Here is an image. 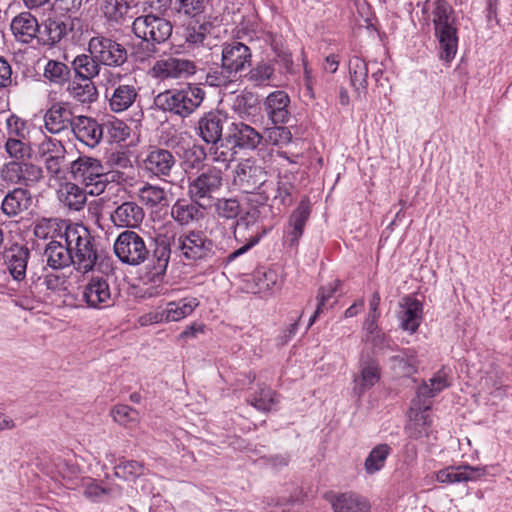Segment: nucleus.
Returning a JSON list of instances; mask_svg holds the SVG:
<instances>
[{
	"instance_id": "obj_45",
	"label": "nucleus",
	"mask_w": 512,
	"mask_h": 512,
	"mask_svg": "<svg viewBox=\"0 0 512 512\" xmlns=\"http://www.w3.org/2000/svg\"><path fill=\"white\" fill-rule=\"evenodd\" d=\"M4 149L12 161H22L31 155L30 145L25 138H7Z\"/></svg>"
},
{
	"instance_id": "obj_3",
	"label": "nucleus",
	"mask_w": 512,
	"mask_h": 512,
	"mask_svg": "<svg viewBox=\"0 0 512 512\" xmlns=\"http://www.w3.org/2000/svg\"><path fill=\"white\" fill-rule=\"evenodd\" d=\"M64 242L73 256L74 268L83 274L92 271L98 261L99 253L90 231L79 223H72L64 234Z\"/></svg>"
},
{
	"instance_id": "obj_37",
	"label": "nucleus",
	"mask_w": 512,
	"mask_h": 512,
	"mask_svg": "<svg viewBox=\"0 0 512 512\" xmlns=\"http://www.w3.org/2000/svg\"><path fill=\"white\" fill-rule=\"evenodd\" d=\"M69 31L70 28L64 21L49 18L44 23L43 31L39 32V39L44 44L54 45L60 42Z\"/></svg>"
},
{
	"instance_id": "obj_55",
	"label": "nucleus",
	"mask_w": 512,
	"mask_h": 512,
	"mask_svg": "<svg viewBox=\"0 0 512 512\" xmlns=\"http://www.w3.org/2000/svg\"><path fill=\"white\" fill-rule=\"evenodd\" d=\"M294 185L290 182L288 176H280L277 182L276 195L274 201H278L283 206H289L292 199Z\"/></svg>"
},
{
	"instance_id": "obj_20",
	"label": "nucleus",
	"mask_w": 512,
	"mask_h": 512,
	"mask_svg": "<svg viewBox=\"0 0 512 512\" xmlns=\"http://www.w3.org/2000/svg\"><path fill=\"white\" fill-rule=\"evenodd\" d=\"M72 131L75 137L89 147H95L103 137L101 125L87 116H78L72 123Z\"/></svg>"
},
{
	"instance_id": "obj_9",
	"label": "nucleus",
	"mask_w": 512,
	"mask_h": 512,
	"mask_svg": "<svg viewBox=\"0 0 512 512\" xmlns=\"http://www.w3.org/2000/svg\"><path fill=\"white\" fill-rule=\"evenodd\" d=\"M134 34L149 43H163L172 33V25L170 21L149 14L137 17L132 23Z\"/></svg>"
},
{
	"instance_id": "obj_6",
	"label": "nucleus",
	"mask_w": 512,
	"mask_h": 512,
	"mask_svg": "<svg viewBox=\"0 0 512 512\" xmlns=\"http://www.w3.org/2000/svg\"><path fill=\"white\" fill-rule=\"evenodd\" d=\"M223 185V169L216 166H207L189 184L190 198L200 207H207L213 195Z\"/></svg>"
},
{
	"instance_id": "obj_19",
	"label": "nucleus",
	"mask_w": 512,
	"mask_h": 512,
	"mask_svg": "<svg viewBox=\"0 0 512 512\" xmlns=\"http://www.w3.org/2000/svg\"><path fill=\"white\" fill-rule=\"evenodd\" d=\"M74 119L70 104L67 102L53 104L44 116L45 127L53 134L60 133L68 127L72 128Z\"/></svg>"
},
{
	"instance_id": "obj_54",
	"label": "nucleus",
	"mask_w": 512,
	"mask_h": 512,
	"mask_svg": "<svg viewBox=\"0 0 512 512\" xmlns=\"http://www.w3.org/2000/svg\"><path fill=\"white\" fill-rule=\"evenodd\" d=\"M292 134L287 127L274 126L265 131L263 140L271 145H283L291 141Z\"/></svg>"
},
{
	"instance_id": "obj_39",
	"label": "nucleus",
	"mask_w": 512,
	"mask_h": 512,
	"mask_svg": "<svg viewBox=\"0 0 512 512\" xmlns=\"http://www.w3.org/2000/svg\"><path fill=\"white\" fill-rule=\"evenodd\" d=\"M139 200L148 207L164 206L168 202L167 193L164 188L145 183L138 189Z\"/></svg>"
},
{
	"instance_id": "obj_21",
	"label": "nucleus",
	"mask_w": 512,
	"mask_h": 512,
	"mask_svg": "<svg viewBox=\"0 0 512 512\" xmlns=\"http://www.w3.org/2000/svg\"><path fill=\"white\" fill-rule=\"evenodd\" d=\"M290 98L285 91L277 90L270 93L264 102V109L269 119L274 124H282L288 121V106Z\"/></svg>"
},
{
	"instance_id": "obj_31",
	"label": "nucleus",
	"mask_w": 512,
	"mask_h": 512,
	"mask_svg": "<svg viewBox=\"0 0 512 512\" xmlns=\"http://www.w3.org/2000/svg\"><path fill=\"white\" fill-rule=\"evenodd\" d=\"M450 386L449 376L445 369L439 370L429 381L423 382L417 389L415 400L429 402L439 392Z\"/></svg>"
},
{
	"instance_id": "obj_27",
	"label": "nucleus",
	"mask_w": 512,
	"mask_h": 512,
	"mask_svg": "<svg viewBox=\"0 0 512 512\" xmlns=\"http://www.w3.org/2000/svg\"><path fill=\"white\" fill-rule=\"evenodd\" d=\"M224 119L218 114L208 113L198 121V135L211 145H216L222 138Z\"/></svg>"
},
{
	"instance_id": "obj_28",
	"label": "nucleus",
	"mask_w": 512,
	"mask_h": 512,
	"mask_svg": "<svg viewBox=\"0 0 512 512\" xmlns=\"http://www.w3.org/2000/svg\"><path fill=\"white\" fill-rule=\"evenodd\" d=\"M263 140V136L253 127L238 123L233 124V129L228 137L234 147L240 149L254 150Z\"/></svg>"
},
{
	"instance_id": "obj_22",
	"label": "nucleus",
	"mask_w": 512,
	"mask_h": 512,
	"mask_svg": "<svg viewBox=\"0 0 512 512\" xmlns=\"http://www.w3.org/2000/svg\"><path fill=\"white\" fill-rule=\"evenodd\" d=\"M334 512H370L369 501L356 493L348 492L328 496Z\"/></svg>"
},
{
	"instance_id": "obj_13",
	"label": "nucleus",
	"mask_w": 512,
	"mask_h": 512,
	"mask_svg": "<svg viewBox=\"0 0 512 512\" xmlns=\"http://www.w3.org/2000/svg\"><path fill=\"white\" fill-rule=\"evenodd\" d=\"M82 300L93 309L112 306L114 299L108 280L103 276L92 277L83 287Z\"/></svg>"
},
{
	"instance_id": "obj_53",
	"label": "nucleus",
	"mask_w": 512,
	"mask_h": 512,
	"mask_svg": "<svg viewBox=\"0 0 512 512\" xmlns=\"http://www.w3.org/2000/svg\"><path fill=\"white\" fill-rule=\"evenodd\" d=\"M275 393L268 387H260L258 392L253 395L249 402L259 411L267 412L271 410L272 405L275 403Z\"/></svg>"
},
{
	"instance_id": "obj_46",
	"label": "nucleus",
	"mask_w": 512,
	"mask_h": 512,
	"mask_svg": "<svg viewBox=\"0 0 512 512\" xmlns=\"http://www.w3.org/2000/svg\"><path fill=\"white\" fill-rule=\"evenodd\" d=\"M209 0H175L173 9L176 13L186 17H196L202 14Z\"/></svg>"
},
{
	"instance_id": "obj_51",
	"label": "nucleus",
	"mask_w": 512,
	"mask_h": 512,
	"mask_svg": "<svg viewBox=\"0 0 512 512\" xmlns=\"http://www.w3.org/2000/svg\"><path fill=\"white\" fill-rule=\"evenodd\" d=\"M255 281L258 286L257 292H264L278 289L281 286L282 278L275 270L269 269L267 271L257 272Z\"/></svg>"
},
{
	"instance_id": "obj_59",
	"label": "nucleus",
	"mask_w": 512,
	"mask_h": 512,
	"mask_svg": "<svg viewBox=\"0 0 512 512\" xmlns=\"http://www.w3.org/2000/svg\"><path fill=\"white\" fill-rule=\"evenodd\" d=\"M44 76L49 81L62 84L70 78L68 66H44Z\"/></svg>"
},
{
	"instance_id": "obj_14",
	"label": "nucleus",
	"mask_w": 512,
	"mask_h": 512,
	"mask_svg": "<svg viewBox=\"0 0 512 512\" xmlns=\"http://www.w3.org/2000/svg\"><path fill=\"white\" fill-rule=\"evenodd\" d=\"M431 403L412 400L409 410V420L405 427L407 435L412 439L427 437L430 433L432 419L429 414Z\"/></svg>"
},
{
	"instance_id": "obj_43",
	"label": "nucleus",
	"mask_w": 512,
	"mask_h": 512,
	"mask_svg": "<svg viewBox=\"0 0 512 512\" xmlns=\"http://www.w3.org/2000/svg\"><path fill=\"white\" fill-rule=\"evenodd\" d=\"M199 208L185 200H178L171 209V215L181 225H187L196 219Z\"/></svg>"
},
{
	"instance_id": "obj_24",
	"label": "nucleus",
	"mask_w": 512,
	"mask_h": 512,
	"mask_svg": "<svg viewBox=\"0 0 512 512\" xmlns=\"http://www.w3.org/2000/svg\"><path fill=\"white\" fill-rule=\"evenodd\" d=\"M10 28L15 38L22 43H29L40 32L38 21L30 12H22L15 16Z\"/></svg>"
},
{
	"instance_id": "obj_62",
	"label": "nucleus",
	"mask_w": 512,
	"mask_h": 512,
	"mask_svg": "<svg viewBox=\"0 0 512 512\" xmlns=\"http://www.w3.org/2000/svg\"><path fill=\"white\" fill-rule=\"evenodd\" d=\"M82 6V0H53V7L61 13L75 12Z\"/></svg>"
},
{
	"instance_id": "obj_64",
	"label": "nucleus",
	"mask_w": 512,
	"mask_h": 512,
	"mask_svg": "<svg viewBox=\"0 0 512 512\" xmlns=\"http://www.w3.org/2000/svg\"><path fill=\"white\" fill-rule=\"evenodd\" d=\"M139 322L142 326L166 323L164 310L146 313L140 317Z\"/></svg>"
},
{
	"instance_id": "obj_47",
	"label": "nucleus",
	"mask_w": 512,
	"mask_h": 512,
	"mask_svg": "<svg viewBox=\"0 0 512 512\" xmlns=\"http://www.w3.org/2000/svg\"><path fill=\"white\" fill-rule=\"evenodd\" d=\"M111 415L115 422L125 427L137 424L140 419L139 412L128 405L114 406Z\"/></svg>"
},
{
	"instance_id": "obj_17",
	"label": "nucleus",
	"mask_w": 512,
	"mask_h": 512,
	"mask_svg": "<svg viewBox=\"0 0 512 512\" xmlns=\"http://www.w3.org/2000/svg\"><path fill=\"white\" fill-rule=\"evenodd\" d=\"M134 0H99V11L109 27L117 29L128 22L131 2Z\"/></svg>"
},
{
	"instance_id": "obj_57",
	"label": "nucleus",
	"mask_w": 512,
	"mask_h": 512,
	"mask_svg": "<svg viewBox=\"0 0 512 512\" xmlns=\"http://www.w3.org/2000/svg\"><path fill=\"white\" fill-rule=\"evenodd\" d=\"M65 158H66V156H59V157L48 158V159L43 160L46 172L49 174V176L51 178L56 179V180L64 178V176H65V170H64Z\"/></svg>"
},
{
	"instance_id": "obj_23",
	"label": "nucleus",
	"mask_w": 512,
	"mask_h": 512,
	"mask_svg": "<svg viewBox=\"0 0 512 512\" xmlns=\"http://www.w3.org/2000/svg\"><path fill=\"white\" fill-rule=\"evenodd\" d=\"M486 474L484 467H472L469 465L464 466H450L440 470L436 479L440 483H456L475 481Z\"/></svg>"
},
{
	"instance_id": "obj_5",
	"label": "nucleus",
	"mask_w": 512,
	"mask_h": 512,
	"mask_svg": "<svg viewBox=\"0 0 512 512\" xmlns=\"http://www.w3.org/2000/svg\"><path fill=\"white\" fill-rule=\"evenodd\" d=\"M88 53L77 55L71 64H84L83 61L88 58L93 64H124L127 61L126 49L119 43L103 36L90 39Z\"/></svg>"
},
{
	"instance_id": "obj_60",
	"label": "nucleus",
	"mask_w": 512,
	"mask_h": 512,
	"mask_svg": "<svg viewBox=\"0 0 512 512\" xmlns=\"http://www.w3.org/2000/svg\"><path fill=\"white\" fill-rule=\"evenodd\" d=\"M273 74L272 66H253L245 75L248 80L257 85L263 84L268 81Z\"/></svg>"
},
{
	"instance_id": "obj_41",
	"label": "nucleus",
	"mask_w": 512,
	"mask_h": 512,
	"mask_svg": "<svg viewBox=\"0 0 512 512\" xmlns=\"http://www.w3.org/2000/svg\"><path fill=\"white\" fill-rule=\"evenodd\" d=\"M245 66H214L207 74V82L211 86L226 85L235 80L237 73Z\"/></svg>"
},
{
	"instance_id": "obj_61",
	"label": "nucleus",
	"mask_w": 512,
	"mask_h": 512,
	"mask_svg": "<svg viewBox=\"0 0 512 512\" xmlns=\"http://www.w3.org/2000/svg\"><path fill=\"white\" fill-rule=\"evenodd\" d=\"M350 78L352 85L359 89L364 88L368 78V66H353L350 70Z\"/></svg>"
},
{
	"instance_id": "obj_15",
	"label": "nucleus",
	"mask_w": 512,
	"mask_h": 512,
	"mask_svg": "<svg viewBox=\"0 0 512 512\" xmlns=\"http://www.w3.org/2000/svg\"><path fill=\"white\" fill-rule=\"evenodd\" d=\"M32 204L33 196L27 188L13 187L4 195L1 202V211L9 218L17 217L27 212Z\"/></svg>"
},
{
	"instance_id": "obj_33",
	"label": "nucleus",
	"mask_w": 512,
	"mask_h": 512,
	"mask_svg": "<svg viewBox=\"0 0 512 512\" xmlns=\"http://www.w3.org/2000/svg\"><path fill=\"white\" fill-rule=\"evenodd\" d=\"M72 225L64 220L42 219L34 227V235L39 239L50 241L64 240L66 229Z\"/></svg>"
},
{
	"instance_id": "obj_16",
	"label": "nucleus",
	"mask_w": 512,
	"mask_h": 512,
	"mask_svg": "<svg viewBox=\"0 0 512 512\" xmlns=\"http://www.w3.org/2000/svg\"><path fill=\"white\" fill-rule=\"evenodd\" d=\"M7 269L15 281H22L26 277V270L30 258V250L20 244H13L3 252Z\"/></svg>"
},
{
	"instance_id": "obj_35",
	"label": "nucleus",
	"mask_w": 512,
	"mask_h": 512,
	"mask_svg": "<svg viewBox=\"0 0 512 512\" xmlns=\"http://www.w3.org/2000/svg\"><path fill=\"white\" fill-rule=\"evenodd\" d=\"M88 189H82L77 184L67 182L63 184L58 192L60 201L69 209L79 211L86 203Z\"/></svg>"
},
{
	"instance_id": "obj_52",
	"label": "nucleus",
	"mask_w": 512,
	"mask_h": 512,
	"mask_svg": "<svg viewBox=\"0 0 512 512\" xmlns=\"http://www.w3.org/2000/svg\"><path fill=\"white\" fill-rule=\"evenodd\" d=\"M234 148V146L229 147L228 144L221 142L220 144L212 145L209 153L211 159L216 163L222 164L224 170H226L235 158L236 152Z\"/></svg>"
},
{
	"instance_id": "obj_48",
	"label": "nucleus",
	"mask_w": 512,
	"mask_h": 512,
	"mask_svg": "<svg viewBox=\"0 0 512 512\" xmlns=\"http://www.w3.org/2000/svg\"><path fill=\"white\" fill-rule=\"evenodd\" d=\"M38 155L43 160L66 156V149L61 141L52 137H45L38 146Z\"/></svg>"
},
{
	"instance_id": "obj_7",
	"label": "nucleus",
	"mask_w": 512,
	"mask_h": 512,
	"mask_svg": "<svg viewBox=\"0 0 512 512\" xmlns=\"http://www.w3.org/2000/svg\"><path fill=\"white\" fill-rule=\"evenodd\" d=\"M114 253L124 264L138 266L144 263L150 250L144 239L133 230L121 232L114 242Z\"/></svg>"
},
{
	"instance_id": "obj_49",
	"label": "nucleus",
	"mask_w": 512,
	"mask_h": 512,
	"mask_svg": "<svg viewBox=\"0 0 512 512\" xmlns=\"http://www.w3.org/2000/svg\"><path fill=\"white\" fill-rule=\"evenodd\" d=\"M143 465L134 460L121 461L114 468V474L117 478L131 481L142 475Z\"/></svg>"
},
{
	"instance_id": "obj_18",
	"label": "nucleus",
	"mask_w": 512,
	"mask_h": 512,
	"mask_svg": "<svg viewBox=\"0 0 512 512\" xmlns=\"http://www.w3.org/2000/svg\"><path fill=\"white\" fill-rule=\"evenodd\" d=\"M145 217L144 210L134 201L118 205L111 213V221L116 227L133 229L138 227Z\"/></svg>"
},
{
	"instance_id": "obj_44",
	"label": "nucleus",
	"mask_w": 512,
	"mask_h": 512,
	"mask_svg": "<svg viewBox=\"0 0 512 512\" xmlns=\"http://www.w3.org/2000/svg\"><path fill=\"white\" fill-rule=\"evenodd\" d=\"M390 453V447L387 444H380L374 447L365 460L364 467L368 474L378 472L385 464Z\"/></svg>"
},
{
	"instance_id": "obj_29",
	"label": "nucleus",
	"mask_w": 512,
	"mask_h": 512,
	"mask_svg": "<svg viewBox=\"0 0 512 512\" xmlns=\"http://www.w3.org/2000/svg\"><path fill=\"white\" fill-rule=\"evenodd\" d=\"M63 239L57 241H50L44 250L47 265L52 269H63L74 266L73 256L69 251L68 245L62 243Z\"/></svg>"
},
{
	"instance_id": "obj_38",
	"label": "nucleus",
	"mask_w": 512,
	"mask_h": 512,
	"mask_svg": "<svg viewBox=\"0 0 512 512\" xmlns=\"http://www.w3.org/2000/svg\"><path fill=\"white\" fill-rule=\"evenodd\" d=\"M222 64H248L251 52L248 46L241 42L224 44L222 48Z\"/></svg>"
},
{
	"instance_id": "obj_40",
	"label": "nucleus",
	"mask_w": 512,
	"mask_h": 512,
	"mask_svg": "<svg viewBox=\"0 0 512 512\" xmlns=\"http://www.w3.org/2000/svg\"><path fill=\"white\" fill-rule=\"evenodd\" d=\"M310 215V204L307 200H302L296 210L290 217V225L293 227L291 232V244L298 242L303 234V229Z\"/></svg>"
},
{
	"instance_id": "obj_25",
	"label": "nucleus",
	"mask_w": 512,
	"mask_h": 512,
	"mask_svg": "<svg viewBox=\"0 0 512 512\" xmlns=\"http://www.w3.org/2000/svg\"><path fill=\"white\" fill-rule=\"evenodd\" d=\"M175 163V157L166 149H154L144 160L145 169L158 177L169 176Z\"/></svg>"
},
{
	"instance_id": "obj_42",
	"label": "nucleus",
	"mask_w": 512,
	"mask_h": 512,
	"mask_svg": "<svg viewBox=\"0 0 512 512\" xmlns=\"http://www.w3.org/2000/svg\"><path fill=\"white\" fill-rule=\"evenodd\" d=\"M195 66H153L149 74L161 80L180 79L194 73Z\"/></svg>"
},
{
	"instance_id": "obj_34",
	"label": "nucleus",
	"mask_w": 512,
	"mask_h": 512,
	"mask_svg": "<svg viewBox=\"0 0 512 512\" xmlns=\"http://www.w3.org/2000/svg\"><path fill=\"white\" fill-rule=\"evenodd\" d=\"M403 308V313L400 316L401 328L410 333H414L422 320L423 305L417 299L406 298L404 299Z\"/></svg>"
},
{
	"instance_id": "obj_63",
	"label": "nucleus",
	"mask_w": 512,
	"mask_h": 512,
	"mask_svg": "<svg viewBox=\"0 0 512 512\" xmlns=\"http://www.w3.org/2000/svg\"><path fill=\"white\" fill-rule=\"evenodd\" d=\"M108 493H109V491L106 488L100 486L98 483H96L93 480H89L85 484L84 494L87 498H89L91 500H96V499L100 498L102 495H105Z\"/></svg>"
},
{
	"instance_id": "obj_4",
	"label": "nucleus",
	"mask_w": 512,
	"mask_h": 512,
	"mask_svg": "<svg viewBox=\"0 0 512 512\" xmlns=\"http://www.w3.org/2000/svg\"><path fill=\"white\" fill-rule=\"evenodd\" d=\"M432 15L435 35L439 41L440 58L446 62H451L458 47L454 10L445 0H437L434 3Z\"/></svg>"
},
{
	"instance_id": "obj_26",
	"label": "nucleus",
	"mask_w": 512,
	"mask_h": 512,
	"mask_svg": "<svg viewBox=\"0 0 512 512\" xmlns=\"http://www.w3.org/2000/svg\"><path fill=\"white\" fill-rule=\"evenodd\" d=\"M380 375V367L375 359L370 357L362 358L359 374L354 378L355 391L359 395L363 394L379 381Z\"/></svg>"
},
{
	"instance_id": "obj_32",
	"label": "nucleus",
	"mask_w": 512,
	"mask_h": 512,
	"mask_svg": "<svg viewBox=\"0 0 512 512\" xmlns=\"http://www.w3.org/2000/svg\"><path fill=\"white\" fill-rule=\"evenodd\" d=\"M390 367L399 376H410L417 372L419 361L416 351L406 349L399 351L389 359Z\"/></svg>"
},
{
	"instance_id": "obj_11",
	"label": "nucleus",
	"mask_w": 512,
	"mask_h": 512,
	"mask_svg": "<svg viewBox=\"0 0 512 512\" xmlns=\"http://www.w3.org/2000/svg\"><path fill=\"white\" fill-rule=\"evenodd\" d=\"M78 67L79 69H75V78L68 90L76 101L92 103L97 99L98 92L91 78L99 74V66Z\"/></svg>"
},
{
	"instance_id": "obj_36",
	"label": "nucleus",
	"mask_w": 512,
	"mask_h": 512,
	"mask_svg": "<svg viewBox=\"0 0 512 512\" xmlns=\"http://www.w3.org/2000/svg\"><path fill=\"white\" fill-rule=\"evenodd\" d=\"M136 97L137 91L133 85H119L113 89V92L110 95V109L116 113L123 112L134 103Z\"/></svg>"
},
{
	"instance_id": "obj_50",
	"label": "nucleus",
	"mask_w": 512,
	"mask_h": 512,
	"mask_svg": "<svg viewBox=\"0 0 512 512\" xmlns=\"http://www.w3.org/2000/svg\"><path fill=\"white\" fill-rule=\"evenodd\" d=\"M340 281H334L333 283L328 284L327 286H323L319 289L318 292V304L317 308L309 320L308 327H310L316 318L323 312V309L326 308L327 304H329V300L333 297L334 293L338 290Z\"/></svg>"
},
{
	"instance_id": "obj_10",
	"label": "nucleus",
	"mask_w": 512,
	"mask_h": 512,
	"mask_svg": "<svg viewBox=\"0 0 512 512\" xmlns=\"http://www.w3.org/2000/svg\"><path fill=\"white\" fill-rule=\"evenodd\" d=\"M268 178V173L256 160H242L234 170L233 184L244 193H253L259 189Z\"/></svg>"
},
{
	"instance_id": "obj_8",
	"label": "nucleus",
	"mask_w": 512,
	"mask_h": 512,
	"mask_svg": "<svg viewBox=\"0 0 512 512\" xmlns=\"http://www.w3.org/2000/svg\"><path fill=\"white\" fill-rule=\"evenodd\" d=\"M2 181L12 185H22L24 188L36 186L44 178L41 166L22 161H9L0 169Z\"/></svg>"
},
{
	"instance_id": "obj_2",
	"label": "nucleus",
	"mask_w": 512,
	"mask_h": 512,
	"mask_svg": "<svg viewBox=\"0 0 512 512\" xmlns=\"http://www.w3.org/2000/svg\"><path fill=\"white\" fill-rule=\"evenodd\" d=\"M73 179L88 189L90 195L102 194L110 182H120L122 174L109 171L99 159L80 156L70 165Z\"/></svg>"
},
{
	"instance_id": "obj_30",
	"label": "nucleus",
	"mask_w": 512,
	"mask_h": 512,
	"mask_svg": "<svg viewBox=\"0 0 512 512\" xmlns=\"http://www.w3.org/2000/svg\"><path fill=\"white\" fill-rule=\"evenodd\" d=\"M199 306V300L196 297L188 296L178 300L169 301L163 308L166 323L178 322L189 315Z\"/></svg>"
},
{
	"instance_id": "obj_56",
	"label": "nucleus",
	"mask_w": 512,
	"mask_h": 512,
	"mask_svg": "<svg viewBox=\"0 0 512 512\" xmlns=\"http://www.w3.org/2000/svg\"><path fill=\"white\" fill-rule=\"evenodd\" d=\"M217 214L225 219H234L240 213V204L236 199H218L216 202Z\"/></svg>"
},
{
	"instance_id": "obj_1",
	"label": "nucleus",
	"mask_w": 512,
	"mask_h": 512,
	"mask_svg": "<svg viewBox=\"0 0 512 512\" xmlns=\"http://www.w3.org/2000/svg\"><path fill=\"white\" fill-rule=\"evenodd\" d=\"M155 247L152 252V270L154 276L165 274L172 252L188 261L206 258L212 250V242L201 231H186L177 237L172 225H164L154 236Z\"/></svg>"
},
{
	"instance_id": "obj_12",
	"label": "nucleus",
	"mask_w": 512,
	"mask_h": 512,
	"mask_svg": "<svg viewBox=\"0 0 512 512\" xmlns=\"http://www.w3.org/2000/svg\"><path fill=\"white\" fill-rule=\"evenodd\" d=\"M166 108L180 116L190 115L203 101L204 92L198 87H188L174 94H165Z\"/></svg>"
},
{
	"instance_id": "obj_58",
	"label": "nucleus",
	"mask_w": 512,
	"mask_h": 512,
	"mask_svg": "<svg viewBox=\"0 0 512 512\" xmlns=\"http://www.w3.org/2000/svg\"><path fill=\"white\" fill-rule=\"evenodd\" d=\"M7 138H25V122L14 114L6 119Z\"/></svg>"
}]
</instances>
